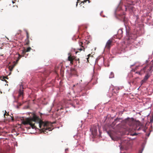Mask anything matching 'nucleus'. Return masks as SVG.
I'll return each instance as SVG.
<instances>
[{
    "label": "nucleus",
    "mask_w": 153,
    "mask_h": 153,
    "mask_svg": "<svg viewBox=\"0 0 153 153\" xmlns=\"http://www.w3.org/2000/svg\"><path fill=\"white\" fill-rule=\"evenodd\" d=\"M11 66V67H12L13 68H14V67L15 66V65L14 64V65H12Z\"/></svg>",
    "instance_id": "29"
},
{
    "label": "nucleus",
    "mask_w": 153,
    "mask_h": 153,
    "mask_svg": "<svg viewBox=\"0 0 153 153\" xmlns=\"http://www.w3.org/2000/svg\"><path fill=\"white\" fill-rule=\"evenodd\" d=\"M123 31L122 29H119L117 32V35L114 36V38L120 39L123 36Z\"/></svg>",
    "instance_id": "2"
},
{
    "label": "nucleus",
    "mask_w": 153,
    "mask_h": 153,
    "mask_svg": "<svg viewBox=\"0 0 153 153\" xmlns=\"http://www.w3.org/2000/svg\"><path fill=\"white\" fill-rule=\"evenodd\" d=\"M0 93H1V94H2V92L0 91Z\"/></svg>",
    "instance_id": "36"
},
{
    "label": "nucleus",
    "mask_w": 153,
    "mask_h": 153,
    "mask_svg": "<svg viewBox=\"0 0 153 153\" xmlns=\"http://www.w3.org/2000/svg\"><path fill=\"white\" fill-rule=\"evenodd\" d=\"M23 86L22 84H21L20 85V88L19 89V97L21 96H23Z\"/></svg>",
    "instance_id": "4"
},
{
    "label": "nucleus",
    "mask_w": 153,
    "mask_h": 153,
    "mask_svg": "<svg viewBox=\"0 0 153 153\" xmlns=\"http://www.w3.org/2000/svg\"><path fill=\"white\" fill-rule=\"evenodd\" d=\"M130 119L129 118H128L127 120H126V123H127L129 125H130V124L129 123V122H130ZM130 126H131V125L130 124Z\"/></svg>",
    "instance_id": "19"
},
{
    "label": "nucleus",
    "mask_w": 153,
    "mask_h": 153,
    "mask_svg": "<svg viewBox=\"0 0 153 153\" xmlns=\"http://www.w3.org/2000/svg\"><path fill=\"white\" fill-rule=\"evenodd\" d=\"M90 130H91L92 133L93 134H94L95 133H96V132H97V130L95 128H94L93 129H91Z\"/></svg>",
    "instance_id": "12"
},
{
    "label": "nucleus",
    "mask_w": 153,
    "mask_h": 153,
    "mask_svg": "<svg viewBox=\"0 0 153 153\" xmlns=\"http://www.w3.org/2000/svg\"><path fill=\"white\" fill-rule=\"evenodd\" d=\"M23 56V55L22 54V55H20V54H19V57L17 58V59L16 60V62H17L19 60V59H20V58Z\"/></svg>",
    "instance_id": "18"
},
{
    "label": "nucleus",
    "mask_w": 153,
    "mask_h": 153,
    "mask_svg": "<svg viewBox=\"0 0 153 153\" xmlns=\"http://www.w3.org/2000/svg\"><path fill=\"white\" fill-rule=\"evenodd\" d=\"M0 79L3 81H5L6 82H7V80H5V78L4 77V76H1L0 77Z\"/></svg>",
    "instance_id": "13"
},
{
    "label": "nucleus",
    "mask_w": 153,
    "mask_h": 153,
    "mask_svg": "<svg viewBox=\"0 0 153 153\" xmlns=\"http://www.w3.org/2000/svg\"><path fill=\"white\" fill-rule=\"evenodd\" d=\"M149 134H148V135H149Z\"/></svg>",
    "instance_id": "40"
},
{
    "label": "nucleus",
    "mask_w": 153,
    "mask_h": 153,
    "mask_svg": "<svg viewBox=\"0 0 153 153\" xmlns=\"http://www.w3.org/2000/svg\"><path fill=\"white\" fill-rule=\"evenodd\" d=\"M148 65H146V66L144 67L142 69H141L140 71H137L136 72V74H138L139 75H142L143 74L145 73V72L146 70V69L148 68Z\"/></svg>",
    "instance_id": "3"
},
{
    "label": "nucleus",
    "mask_w": 153,
    "mask_h": 153,
    "mask_svg": "<svg viewBox=\"0 0 153 153\" xmlns=\"http://www.w3.org/2000/svg\"><path fill=\"white\" fill-rule=\"evenodd\" d=\"M114 76V73L113 72H111V73L110 74L109 76L110 78H113Z\"/></svg>",
    "instance_id": "15"
},
{
    "label": "nucleus",
    "mask_w": 153,
    "mask_h": 153,
    "mask_svg": "<svg viewBox=\"0 0 153 153\" xmlns=\"http://www.w3.org/2000/svg\"><path fill=\"white\" fill-rule=\"evenodd\" d=\"M112 43V40H109L107 42L105 48L108 49H110V47L111 45V44Z\"/></svg>",
    "instance_id": "7"
},
{
    "label": "nucleus",
    "mask_w": 153,
    "mask_h": 153,
    "mask_svg": "<svg viewBox=\"0 0 153 153\" xmlns=\"http://www.w3.org/2000/svg\"><path fill=\"white\" fill-rule=\"evenodd\" d=\"M80 0H77V1L76 2V6H77V4H78V3H79V1Z\"/></svg>",
    "instance_id": "26"
},
{
    "label": "nucleus",
    "mask_w": 153,
    "mask_h": 153,
    "mask_svg": "<svg viewBox=\"0 0 153 153\" xmlns=\"http://www.w3.org/2000/svg\"><path fill=\"white\" fill-rule=\"evenodd\" d=\"M149 77L150 75H149L148 73H147L144 76L143 79L142 80L141 82V85H142L145 82Z\"/></svg>",
    "instance_id": "6"
},
{
    "label": "nucleus",
    "mask_w": 153,
    "mask_h": 153,
    "mask_svg": "<svg viewBox=\"0 0 153 153\" xmlns=\"http://www.w3.org/2000/svg\"><path fill=\"white\" fill-rule=\"evenodd\" d=\"M117 119H116L115 120V121L112 123V126L113 125H115V124L116 123V121H117Z\"/></svg>",
    "instance_id": "22"
},
{
    "label": "nucleus",
    "mask_w": 153,
    "mask_h": 153,
    "mask_svg": "<svg viewBox=\"0 0 153 153\" xmlns=\"http://www.w3.org/2000/svg\"><path fill=\"white\" fill-rule=\"evenodd\" d=\"M17 108H19V106L18 105L17 106Z\"/></svg>",
    "instance_id": "38"
},
{
    "label": "nucleus",
    "mask_w": 153,
    "mask_h": 153,
    "mask_svg": "<svg viewBox=\"0 0 153 153\" xmlns=\"http://www.w3.org/2000/svg\"><path fill=\"white\" fill-rule=\"evenodd\" d=\"M31 50V48L30 47H28L26 49H24L22 51V54L23 55V56L26 57V56H25L26 53L29 52Z\"/></svg>",
    "instance_id": "5"
},
{
    "label": "nucleus",
    "mask_w": 153,
    "mask_h": 153,
    "mask_svg": "<svg viewBox=\"0 0 153 153\" xmlns=\"http://www.w3.org/2000/svg\"><path fill=\"white\" fill-rule=\"evenodd\" d=\"M79 46H81L82 48H79V50L80 51L83 50L84 51L85 48L84 47V46L83 45V43L82 42H80L79 43Z\"/></svg>",
    "instance_id": "10"
},
{
    "label": "nucleus",
    "mask_w": 153,
    "mask_h": 153,
    "mask_svg": "<svg viewBox=\"0 0 153 153\" xmlns=\"http://www.w3.org/2000/svg\"><path fill=\"white\" fill-rule=\"evenodd\" d=\"M120 89V88L119 87H116L114 89V90H119Z\"/></svg>",
    "instance_id": "24"
},
{
    "label": "nucleus",
    "mask_w": 153,
    "mask_h": 153,
    "mask_svg": "<svg viewBox=\"0 0 153 153\" xmlns=\"http://www.w3.org/2000/svg\"><path fill=\"white\" fill-rule=\"evenodd\" d=\"M5 114H4V116H5Z\"/></svg>",
    "instance_id": "39"
},
{
    "label": "nucleus",
    "mask_w": 153,
    "mask_h": 153,
    "mask_svg": "<svg viewBox=\"0 0 153 153\" xmlns=\"http://www.w3.org/2000/svg\"><path fill=\"white\" fill-rule=\"evenodd\" d=\"M25 32H26V39H29V33H28V32L27 31V30H25Z\"/></svg>",
    "instance_id": "16"
},
{
    "label": "nucleus",
    "mask_w": 153,
    "mask_h": 153,
    "mask_svg": "<svg viewBox=\"0 0 153 153\" xmlns=\"http://www.w3.org/2000/svg\"><path fill=\"white\" fill-rule=\"evenodd\" d=\"M152 118H153V116H152Z\"/></svg>",
    "instance_id": "41"
},
{
    "label": "nucleus",
    "mask_w": 153,
    "mask_h": 153,
    "mask_svg": "<svg viewBox=\"0 0 153 153\" xmlns=\"http://www.w3.org/2000/svg\"><path fill=\"white\" fill-rule=\"evenodd\" d=\"M91 56V54H88V57L86 59H87V61H88V58H89V56Z\"/></svg>",
    "instance_id": "27"
},
{
    "label": "nucleus",
    "mask_w": 153,
    "mask_h": 153,
    "mask_svg": "<svg viewBox=\"0 0 153 153\" xmlns=\"http://www.w3.org/2000/svg\"><path fill=\"white\" fill-rule=\"evenodd\" d=\"M128 6L129 7V8L131 9V10H132L133 8V7H132L131 5H129V6Z\"/></svg>",
    "instance_id": "23"
},
{
    "label": "nucleus",
    "mask_w": 153,
    "mask_h": 153,
    "mask_svg": "<svg viewBox=\"0 0 153 153\" xmlns=\"http://www.w3.org/2000/svg\"><path fill=\"white\" fill-rule=\"evenodd\" d=\"M26 43L25 45H28L29 43V39H25Z\"/></svg>",
    "instance_id": "17"
},
{
    "label": "nucleus",
    "mask_w": 153,
    "mask_h": 153,
    "mask_svg": "<svg viewBox=\"0 0 153 153\" xmlns=\"http://www.w3.org/2000/svg\"><path fill=\"white\" fill-rule=\"evenodd\" d=\"M131 124H132V123L133 122L131 120Z\"/></svg>",
    "instance_id": "35"
},
{
    "label": "nucleus",
    "mask_w": 153,
    "mask_h": 153,
    "mask_svg": "<svg viewBox=\"0 0 153 153\" xmlns=\"http://www.w3.org/2000/svg\"><path fill=\"white\" fill-rule=\"evenodd\" d=\"M136 38V35H131V36H129L128 40H130L131 42H133L134 40Z\"/></svg>",
    "instance_id": "8"
},
{
    "label": "nucleus",
    "mask_w": 153,
    "mask_h": 153,
    "mask_svg": "<svg viewBox=\"0 0 153 153\" xmlns=\"http://www.w3.org/2000/svg\"><path fill=\"white\" fill-rule=\"evenodd\" d=\"M78 52V51H76V53Z\"/></svg>",
    "instance_id": "37"
},
{
    "label": "nucleus",
    "mask_w": 153,
    "mask_h": 153,
    "mask_svg": "<svg viewBox=\"0 0 153 153\" xmlns=\"http://www.w3.org/2000/svg\"><path fill=\"white\" fill-rule=\"evenodd\" d=\"M87 1L88 2V3H89L90 2V1L89 0H83V1H82L81 2V3H86Z\"/></svg>",
    "instance_id": "14"
},
{
    "label": "nucleus",
    "mask_w": 153,
    "mask_h": 153,
    "mask_svg": "<svg viewBox=\"0 0 153 153\" xmlns=\"http://www.w3.org/2000/svg\"><path fill=\"white\" fill-rule=\"evenodd\" d=\"M12 120L13 121L14 120V119H13V117L12 118Z\"/></svg>",
    "instance_id": "34"
},
{
    "label": "nucleus",
    "mask_w": 153,
    "mask_h": 153,
    "mask_svg": "<svg viewBox=\"0 0 153 153\" xmlns=\"http://www.w3.org/2000/svg\"><path fill=\"white\" fill-rule=\"evenodd\" d=\"M74 59V56H71V55H69L68 57V60L70 62V63L71 64H73V61Z\"/></svg>",
    "instance_id": "9"
},
{
    "label": "nucleus",
    "mask_w": 153,
    "mask_h": 153,
    "mask_svg": "<svg viewBox=\"0 0 153 153\" xmlns=\"http://www.w3.org/2000/svg\"><path fill=\"white\" fill-rule=\"evenodd\" d=\"M22 123L24 125H30L33 129L37 128L38 126L41 132L45 134L53 129L52 124L48 122L43 121L35 114H33L32 117L27 118L23 120Z\"/></svg>",
    "instance_id": "1"
},
{
    "label": "nucleus",
    "mask_w": 153,
    "mask_h": 153,
    "mask_svg": "<svg viewBox=\"0 0 153 153\" xmlns=\"http://www.w3.org/2000/svg\"><path fill=\"white\" fill-rule=\"evenodd\" d=\"M153 122V118L150 120V123H152Z\"/></svg>",
    "instance_id": "28"
},
{
    "label": "nucleus",
    "mask_w": 153,
    "mask_h": 153,
    "mask_svg": "<svg viewBox=\"0 0 153 153\" xmlns=\"http://www.w3.org/2000/svg\"><path fill=\"white\" fill-rule=\"evenodd\" d=\"M4 77L5 78V79H8V77L7 76H4Z\"/></svg>",
    "instance_id": "32"
},
{
    "label": "nucleus",
    "mask_w": 153,
    "mask_h": 153,
    "mask_svg": "<svg viewBox=\"0 0 153 153\" xmlns=\"http://www.w3.org/2000/svg\"><path fill=\"white\" fill-rule=\"evenodd\" d=\"M75 60L76 61H78V63H79V58H76V57H75L74 56V60Z\"/></svg>",
    "instance_id": "20"
},
{
    "label": "nucleus",
    "mask_w": 153,
    "mask_h": 153,
    "mask_svg": "<svg viewBox=\"0 0 153 153\" xmlns=\"http://www.w3.org/2000/svg\"><path fill=\"white\" fill-rule=\"evenodd\" d=\"M71 74L72 75H76V76H77L78 75H76V72L75 70L74 69H72L71 70Z\"/></svg>",
    "instance_id": "11"
},
{
    "label": "nucleus",
    "mask_w": 153,
    "mask_h": 153,
    "mask_svg": "<svg viewBox=\"0 0 153 153\" xmlns=\"http://www.w3.org/2000/svg\"><path fill=\"white\" fill-rule=\"evenodd\" d=\"M143 150V149H142V150L141 151V152H140V151L139 152H140V153H142Z\"/></svg>",
    "instance_id": "33"
},
{
    "label": "nucleus",
    "mask_w": 153,
    "mask_h": 153,
    "mask_svg": "<svg viewBox=\"0 0 153 153\" xmlns=\"http://www.w3.org/2000/svg\"><path fill=\"white\" fill-rule=\"evenodd\" d=\"M9 68L10 71H12L13 68L11 66H9Z\"/></svg>",
    "instance_id": "21"
},
{
    "label": "nucleus",
    "mask_w": 153,
    "mask_h": 153,
    "mask_svg": "<svg viewBox=\"0 0 153 153\" xmlns=\"http://www.w3.org/2000/svg\"><path fill=\"white\" fill-rule=\"evenodd\" d=\"M137 135V134L136 133H134L133 134H132V135L133 136H134V135Z\"/></svg>",
    "instance_id": "31"
},
{
    "label": "nucleus",
    "mask_w": 153,
    "mask_h": 153,
    "mask_svg": "<svg viewBox=\"0 0 153 153\" xmlns=\"http://www.w3.org/2000/svg\"><path fill=\"white\" fill-rule=\"evenodd\" d=\"M141 129V127H139V128H138V129H137V130L138 131H140V130Z\"/></svg>",
    "instance_id": "30"
},
{
    "label": "nucleus",
    "mask_w": 153,
    "mask_h": 153,
    "mask_svg": "<svg viewBox=\"0 0 153 153\" xmlns=\"http://www.w3.org/2000/svg\"><path fill=\"white\" fill-rule=\"evenodd\" d=\"M152 66H150L149 69H148V70H149V71H150L152 69Z\"/></svg>",
    "instance_id": "25"
}]
</instances>
